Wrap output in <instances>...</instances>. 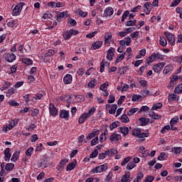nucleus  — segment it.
Wrapping results in <instances>:
<instances>
[{
    "instance_id": "nucleus-51",
    "label": "nucleus",
    "mask_w": 182,
    "mask_h": 182,
    "mask_svg": "<svg viewBox=\"0 0 182 182\" xmlns=\"http://www.w3.org/2000/svg\"><path fill=\"white\" fill-rule=\"evenodd\" d=\"M18 69V65H14L13 66L11 67V74L16 73V70Z\"/></svg>"
},
{
    "instance_id": "nucleus-27",
    "label": "nucleus",
    "mask_w": 182,
    "mask_h": 182,
    "mask_svg": "<svg viewBox=\"0 0 182 182\" xmlns=\"http://www.w3.org/2000/svg\"><path fill=\"white\" fill-rule=\"evenodd\" d=\"M149 116H150V117H151L152 119H154L155 120L161 119V115H159V114H156L154 112H149Z\"/></svg>"
},
{
    "instance_id": "nucleus-56",
    "label": "nucleus",
    "mask_w": 182,
    "mask_h": 182,
    "mask_svg": "<svg viewBox=\"0 0 182 182\" xmlns=\"http://www.w3.org/2000/svg\"><path fill=\"white\" fill-rule=\"evenodd\" d=\"M33 99L36 100H42L43 99V95L42 94H36L34 97Z\"/></svg>"
},
{
    "instance_id": "nucleus-39",
    "label": "nucleus",
    "mask_w": 182,
    "mask_h": 182,
    "mask_svg": "<svg viewBox=\"0 0 182 182\" xmlns=\"http://www.w3.org/2000/svg\"><path fill=\"white\" fill-rule=\"evenodd\" d=\"M117 110V105H113L111 109L109 110V114H114Z\"/></svg>"
},
{
    "instance_id": "nucleus-11",
    "label": "nucleus",
    "mask_w": 182,
    "mask_h": 182,
    "mask_svg": "<svg viewBox=\"0 0 182 182\" xmlns=\"http://www.w3.org/2000/svg\"><path fill=\"white\" fill-rule=\"evenodd\" d=\"M49 112H50V114H51V116H57L58 114V109H56V107H55V105L50 103L49 105Z\"/></svg>"
},
{
    "instance_id": "nucleus-20",
    "label": "nucleus",
    "mask_w": 182,
    "mask_h": 182,
    "mask_svg": "<svg viewBox=\"0 0 182 182\" xmlns=\"http://www.w3.org/2000/svg\"><path fill=\"white\" fill-rule=\"evenodd\" d=\"M87 117H89V114H87L86 113L82 114L78 119V122L80 123V124H82V123H85Z\"/></svg>"
},
{
    "instance_id": "nucleus-41",
    "label": "nucleus",
    "mask_w": 182,
    "mask_h": 182,
    "mask_svg": "<svg viewBox=\"0 0 182 182\" xmlns=\"http://www.w3.org/2000/svg\"><path fill=\"white\" fill-rule=\"evenodd\" d=\"M116 127H119V122H114L109 125L110 130H114Z\"/></svg>"
},
{
    "instance_id": "nucleus-1",
    "label": "nucleus",
    "mask_w": 182,
    "mask_h": 182,
    "mask_svg": "<svg viewBox=\"0 0 182 182\" xmlns=\"http://www.w3.org/2000/svg\"><path fill=\"white\" fill-rule=\"evenodd\" d=\"M77 33H79V31L77 30L70 29V31L65 32L63 34V38L65 41H68V39H70V38H72L73 35H77Z\"/></svg>"
},
{
    "instance_id": "nucleus-36",
    "label": "nucleus",
    "mask_w": 182,
    "mask_h": 182,
    "mask_svg": "<svg viewBox=\"0 0 182 182\" xmlns=\"http://www.w3.org/2000/svg\"><path fill=\"white\" fill-rule=\"evenodd\" d=\"M141 133V129L140 128L132 130V136H136V137H139Z\"/></svg>"
},
{
    "instance_id": "nucleus-64",
    "label": "nucleus",
    "mask_w": 182,
    "mask_h": 182,
    "mask_svg": "<svg viewBox=\"0 0 182 182\" xmlns=\"http://www.w3.org/2000/svg\"><path fill=\"white\" fill-rule=\"evenodd\" d=\"M180 2H181V0H174L172 1L171 6H177Z\"/></svg>"
},
{
    "instance_id": "nucleus-28",
    "label": "nucleus",
    "mask_w": 182,
    "mask_h": 182,
    "mask_svg": "<svg viewBox=\"0 0 182 182\" xmlns=\"http://www.w3.org/2000/svg\"><path fill=\"white\" fill-rule=\"evenodd\" d=\"M14 167H15V164L9 163L6 165L5 170H6V171H12L14 170Z\"/></svg>"
},
{
    "instance_id": "nucleus-3",
    "label": "nucleus",
    "mask_w": 182,
    "mask_h": 182,
    "mask_svg": "<svg viewBox=\"0 0 182 182\" xmlns=\"http://www.w3.org/2000/svg\"><path fill=\"white\" fill-rule=\"evenodd\" d=\"M107 170V164H105L103 165H100L99 166L95 167L92 170V173H103V171H106Z\"/></svg>"
},
{
    "instance_id": "nucleus-59",
    "label": "nucleus",
    "mask_w": 182,
    "mask_h": 182,
    "mask_svg": "<svg viewBox=\"0 0 182 182\" xmlns=\"http://www.w3.org/2000/svg\"><path fill=\"white\" fill-rule=\"evenodd\" d=\"M9 124L15 127L18 124V119H10Z\"/></svg>"
},
{
    "instance_id": "nucleus-50",
    "label": "nucleus",
    "mask_w": 182,
    "mask_h": 182,
    "mask_svg": "<svg viewBox=\"0 0 182 182\" xmlns=\"http://www.w3.org/2000/svg\"><path fill=\"white\" fill-rule=\"evenodd\" d=\"M173 153H175V154H180V153H181L182 151V148L181 147H174L173 149Z\"/></svg>"
},
{
    "instance_id": "nucleus-63",
    "label": "nucleus",
    "mask_w": 182,
    "mask_h": 182,
    "mask_svg": "<svg viewBox=\"0 0 182 182\" xmlns=\"http://www.w3.org/2000/svg\"><path fill=\"white\" fill-rule=\"evenodd\" d=\"M166 130H170V125L164 126L161 130V133L164 134V133H166Z\"/></svg>"
},
{
    "instance_id": "nucleus-42",
    "label": "nucleus",
    "mask_w": 182,
    "mask_h": 182,
    "mask_svg": "<svg viewBox=\"0 0 182 182\" xmlns=\"http://www.w3.org/2000/svg\"><path fill=\"white\" fill-rule=\"evenodd\" d=\"M167 157L168 156L166 155V153L162 152L161 153L160 156L158 157V160L159 161L167 160Z\"/></svg>"
},
{
    "instance_id": "nucleus-9",
    "label": "nucleus",
    "mask_w": 182,
    "mask_h": 182,
    "mask_svg": "<svg viewBox=\"0 0 182 182\" xmlns=\"http://www.w3.org/2000/svg\"><path fill=\"white\" fill-rule=\"evenodd\" d=\"M114 48L111 47L108 51H107V60H113V56H114Z\"/></svg>"
},
{
    "instance_id": "nucleus-34",
    "label": "nucleus",
    "mask_w": 182,
    "mask_h": 182,
    "mask_svg": "<svg viewBox=\"0 0 182 182\" xmlns=\"http://www.w3.org/2000/svg\"><path fill=\"white\" fill-rule=\"evenodd\" d=\"M151 55H152V58H154V60L155 59L161 60V59L164 58L163 55H161V54H160L159 53H153Z\"/></svg>"
},
{
    "instance_id": "nucleus-49",
    "label": "nucleus",
    "mask_w": 182,
    "mask_h": 182,
    "mask_svg": "<svg viewBox=\"0 0 182 182\" xmlns=\"http://www.w3.org/2000/svg\"><path fill=\"white\" fill-rule=\"evenodd\" d=\"M96 133H97L96 131H94L92 133H90L88 136H87V140H91V139H93L95 136H96Z\"/></svg>"
},
{
    "instance_id": "nucleus-30",
    "label": "nucleus",
    "mask_w": 182,
    "mask_h": 182,
    "mask_svg": "<svg viewBox=\"0 0 182 182\" xmlns=\"http://www.w3.org/2000/svg\"><path fill=\"white\" fill-rule=\"evenodd\" d=\"M19 154H20L19 151L15 152L13 154V156H12V157L11 159V161H13V163H15V161H18V159L19 157Z\"/></svg>"
},
{
    "instance_id": "nucleus-45",
    "label": "nucleus",
    "mask_w": 182,
    "mask_h": 182,
    "mask_svg": "<svg viewBox=\"0 0 182 182\" xmlns=\"http://www.w3.org/2000/svg\"><path fill=\"white\" fill-rule=\"evenodd\" d=\"M115 100H116V97H114L113 94H110L109 99L107 100L108 103H114Z\"/></svg>"
},
{
    "instance_id": "nucleus-25",
    "label": "nucleus",
    "mask_w": 182,
    "mask_h": 182,
    "mask_svg": "<svg viewBox=\"0 0 182 182\" xmlns=\"http://www.w3.org/2000/svg\"><path fill=\"white\" fill-rule=\"evenodd\" d=\"M15 26H18V20H12L7 22V26H9V28H14Z\"/></svg>"
},
{
    "instance_id": "nucleus-2",
    "label": "nucleus",
    "mask_w": 182,
    "mask_h": 182,
    "mask_svg": "<svg viewBox=\"0 0 182 182\" xmlns=\"http://www.w3.org/2000/svg\"><path fill=\"white\" fill-rule=\"evenodd\" d=\"M164 35L166 36V38L171 46H174V45H176V38H174V35L167 31L164 32Z\"/></svg>"
},
{
    "instance_id": "nucleus-53",
    "label": "nucleus",
    "mask_w": 182,
    "mask_h": 182,
    "mask_svg": "<svg viewBox=\"0 0 182 182\" xmlns=\"http://www.w3.org/2000/svg\"><path fill=\"white\" fill-rule=\"evenodd\" d=\"M43 19H50L52 18V14L49 12H47L43 14Z\"/></svg>"
},
{
    "instance_id": "nucleus-35",
    "label": "nucleus",
    "mask_w": 182,
    "mask_h": 182,
    "mask_svg": "<svg viewBox=\"0 0 182 182\" xmlns=\"http://www.w3.org/2000/svg\"><path fill=\"white\" fill-rule=\"evenodd\" d=\"M149 119L146 117H141L139 119V122H141V126H146L147 123H149Z\"/></svg>"
},
{
    "instance_id": "nucleus-23",
    "label": "nucleus",
    "mask_w": 182,
    "mask_h": 182,
    "mask_svg": "<svg viewBox=\"0 0 182 182\" xmlns=\"http://www.w3.org/2000/svg\"><path fill=\"white\" fill-rule=\"evenodd\" d=\"M168 102L177 101L178 100V97L176 94H170L168 97Z\"/></svg>"
},
{
    "instance_id": "nucleus-15",
    "label": "nucleus",
    "mask_w": 182,
    "mask_h": 182,
    "mask_svg": "<svg viewBox=\"0 0 182 182\" xmlns=\"http://www.w3.org/2000/svg\"><path fill=\"white\" fill-rule=\"evenodd\" d=\"M102 45H103V41H96L92 44L91 48L93 50H96V49H100V48H102Z\"/></svg>"
},
{
    "instance_id": "nucleus-32",
    "label": "nucleus",
    "mask_w": 182,
    "mask_h": 182,
    "mask_svg": "<svg viewBox=\"0 0 182 182\" xmlns=\"http://www.w3.org/2000/svg\"><path fill=\"white\" fill-rule=\"evenodd\" d=\"M55 53H56V51H55V50H48L46 53L44 54L45 58H48V56L50 57V56H53V55H55Z\"/></svg>"
},
{
    "instance_id": "nucleus-8",
    "label": "nucleus",
    "mask_w": 182,
    "mask_h": 182,
    "mask_svg": "<svg viewBox=\"0 0 182 182\" xmlns=\"http://www.w3.org/2000/svg\"><path fill=\"white\" fill-rule=\"evenodd\" d=\"M122 139V135L119 134L114 133L109 136L110 141H112L114 143H117L119 140Z\"/></svg>"
},
{
    "instance_id": "nucleus-33",
    "label": "nucleus",
    "mask_w": 182,
    "mask_h": 182,
    "mask_svg": "<svg viewBox=\"0 0 182 182\" xmlns=\"http://www.w3.org/2000/svg\"><path fill=\"white\" fill-rule=\"evenodd\" d=\"M96 85H97V81H96V79H93L88 83V87L95 89V86H96Z\"/></svg>"
},
{
    "instance_id": "nucleus-60",
    "label": "nucleus",
    "mask_w": 182,
    "mask_h": 182,
    "mask_svg": "<svg viewBox=\"0 0 182 182\" xmlns=\"http://www.w3.org/2000/svg\"><path fill=\"white\" fill-rule=\"evenodd\" d=\"M150 92L147 89H144L141 91V95L143 96V97H146L149 95Z\"/></svg>"
},
{
    "instance_id": "nucleus-46",
    "label": "nucleus",
    "mask_w": 182,
    "mask_h": 182,
    "mask_svg": "<svg viewBox=\"0 0 182 182\" xmlns=\"http://www.w3.org/2000/svg\"><path fill=\"white\" fill-rule=\"evenodd\" d=\"M32 151H33V147H30L26 151V156L31 157L32 156Z\"/></svg>"
},
{
    "instance_id": "nucleus-21",
    "label": "nucleus",
    "mask_w": 182,
    "mask_h": 182,
    "mask_svg": "<svg viewBox=\"0 0 182 182\" xmlns=\"http://www.w3.org/2000/svg\"><path fill=\"white\" fill-rule=\"evenodd\" d=\"M113 12H114V11L113 10V8L107 7L105 10V16H112V15L113 14Z\"/></svg>"
},
{
    "instance_id": "nucleus-29",
    "label": "nucleus",
    "mask_w": 182,
    "mask_h": 182,
    "mask_svg": "<svg viewBox=\"0 0 182 182\" xmlns=\"http://www.w3.org/2000/svg\"><path fill=\"white\" fill-rule=\"evenodd\" d=\"M119 70L120 75H124L127 73V70H129V67L128 66L119 67Z\"/></svg>"
},
{
    "instance_id": "nucleus-4",
    "label": "nucleus",
    "mask_w": 182,
    "mask_h": 182,
    "mask_svg": "<svg viewBox=\"0 0 182 182\" xmlns=\"http://www.w3.org/2000/svg\"><path fill=\"white\" fill-rule=\"evenodd\" d=\"M22 6H23V3H20L17 4L13 9L12 15L14 16H18V15L21 14V11H22Z\"/></svg>"
},
{
    "instance_id": "nucleus-43",
    "label": "nucleus",
    "mask_w": 182,
    "mask_h": 182,
    "mask_svg": "<svg viewBox=\"0 0 182 182\" xmlns=\"http://www.w3.org/2000/svg\"><path fill=\"white\" fill-rule=\"evenodd\" d=\"M136 167V164L134 162H129L127 166V170H133Z\"/></svg>"
},
{
    "instance_id": "nucleus-61",
    "label": "nucleus",
    "mask_w": 182,
    "mask_h": 182,
    "mask_svg": "<svg viewBox=\"0 0 182 182\" xmlns=\"http://www.w3.org/2000/svg\"><path fill=\"white\" fill-rule=\"evenodd\" d=\"M130 159H132L130 156L126 157L122 162L121 163V166H124V164H127V163H129L130 161Z\"/></svg>"
},
{
    "instance_id": "nucleus-13",
    "label": "nucleus",
    "mask_w": 182,
    "mask_h": 182,
    "mask_svg": "<svg viewBox=\"0 0 182 182\" xmlns=\"http://www.w3.org/2000/svg\"><path fill=\"white\" fill-rule=\"evenodd\" d=\"M60 119H65V120H69V111L63 109L60 112Z\"/></svg>"
},
{
    "instance_id": "nucleus-24",
    "label": "nucleus",
    "mask_w": 182,
    "mask_h": 182,
    "mask_svg": "<svg viewBox=\"0 0 182 182\" xmlns=\"http://www.w3.org/2000/svg\"><path fill=\"white\" fill-rule=\"evenodd\" d=\"M74 161L75 162V164L73 162V163L68 164L67 165V168H66V171H70L73 170V168H75L76 167V160L74 159Z\"/></svg>"
},
{
    "instance_id": "nucleus-47",
    "label": "nucleus",
    "mask_w": 182,
    "mask_h": 182,
    "mask_svg": "<svg viewBox=\"0 0 182 182\" xmlns=\"http://www.w3.org/2000/svg\"><path fill=\"white\" fill-rule=\"evenodd\" d=\"M97 154H99V151L97 149H95V151L90 155V159H95V157H97Z\"/></svg>"
},
{
    "instance_id": "nucleus-37",
    "label": "nucleus",
    "mask_w": 182,
    "mask_h": 182,
    "mask_svg": "<svg viewBox=\"0 0 182 182\" xmlns=\"http://www.w3.org/2000/svg\"><path fill=\"white\" fill-rule=\"evenodd\" d=\"M174 93H176L177 95H180V93H182V83L178 85L177 87H176L174 90Z\"/></svg>"
},
{
    "instance_id": "nucleus-58",
    "label": "nucleus",
    "mask_w": 182,
    "mask_h": 182,
    "mask_svg": "<svg viewBox=\"0 0 182 182\" xmlns=\"http://www.w3.org/2000/svg\"><path fill=\"white\" fill-rule=\"evenodd\" d=\"M99 143V138L96 136L91 141V146H96Z\"/></svg>"
},
{
    "instance_id": "nucleus-16",
    "label": "nucleus",
    "mask_w": 182,
    "mask_h": 182,
    "mask_svg": "<svg viewBox=\"0 0 182 182\" xmlns=\"http://www.w3.org/2000/svg\"><path fill=\"white\" fill-rule=\"evenodd\" d=\"M105 65L109 67V66H110V63H109L107 61L105 62V59H102V60L100 63V70L101 73H103V72H105Z\"/></svg>"
},
{
    "instance_id": "nucleus-17",
    "label": "nucleus",
    "mask_w": 182,
    "mask_h": 182,
    "mask_svg": "<svg viewBox=\"0 0 182 182\" xmlns=\"http://www.w3.org/2000/svg\"><path fill=\"white\" fill-rule=\"evenodd\" d=\"M65 16H68V11H63V12H58L56 16V19L58 22L62 19V18H64Z\"/></svg>"
},
{
    "instance_id": "nucleus-6",
    "label": "nucleus",
    "mask_w": 182,
    "mask_h": 182,
    "mask_svg": "<svg viewBox=\"0 0 182 182\" xmlns=\"http://www.w3.org/2000/svg\"><path fill=\"white\" fill-rule=\"evenodd\" d=\"M16 59V55H15L14 53H9L6 54L5 60H6V62H9V63H12V62H14V60H15Z\"/></svg>"
},
{
    "instance_id": "nucleus-12",
    "label": "nucleus",
    "mask_w": 182,
    "mask_h": 182,
    "mask_svg": "<svg viewBox=\"0 0 182 182\" xmlns=\"http://www.w3.org/2000/svg\"><path fill=\"white\" fill-rule=\"evenodd\" d=\"M173 65H169L165 66L163 70L164 75L168 76V75H170L173 72Z\"/></svg>"
},
{
    "instance_id": "nucleus-62",
    "label": "nucleus",
    "mask_w": 182,
    "mask_h": 182,
    "mask_svg": "<svg viewBox=\"0 0 182 182\" xmlns=\"http://www.w3.org/2000/svg\"><path fill=\"white\" fill-rule=\"evenodd\" d=\"M77 13L79 14L80 16H82V18L87 16V12H84L82 10H78Z\"/></svg>"
},
{
    "instance_id": "nucleus-18",
    "label": "nucleus",
    "mask_w": 182,
    "mask_h": 182,
    "mask_svg": "<svg viewBox=\"0 0 182 182\" xmlns=\"http://www.w3.org/2000/svg\"><path fill=\"white\" fill-rule=\"evenodd\" d=\"M63 82L65 85H69L72 82V75L70 74H67L64 78Z\"/></svg>"
},
{
    "instance_id": "nucleus-10",
    "label": "nucleus",
    "mask_w": 182,
    "mask_h": 182,
    "mask_svg": "<svg viewBox=\"0 0 182 182\" xmlns=\"http://www.w3.org/2000/svg\"><path fill=\"white\" fill-rule=\"evenodd\" d=\"M151 8L153 7L151 6L150 2L145 3L144 5V12H145L146 15H149L150 12L151 11Z\"/></svg>"
},
{
    "instance_id": "nucleus-26",
    "label": "nucleus",
    "mask_w": 182,
    "mask_h": 182,
    "mask_svg": "<svg viewBox=\"0 0 182 182\" xmlns=\"http://www.w3.org/2000/svg\"><path fill=\"white\" fill-rule=\"evenodd\" d=\"M129 178H130V172H126L124 175L122 176L121 181L127 182L129 181Z\"/></svg>"
},
{
    "instance_id": "nucleus-57",
    "label": "nucleus",
    "mask_w": 182,
    "mask_h": 182,
    "mask_svg": "<svg viewBox=\"0 0 182 182\" xmlns=\"http://www.w3.org/2000/svg\"><path fill=\"white\" fill-rule=\"evenodd\" d=\"M112 35L105 36V45L107 43H110V39H112Z\"/></svg>"
},
{
    "instance_id": "nucleus-44",
    "label": "nucleus",
    "mask_w": 182,
    "mask_h": 182,
    "mask_svg": "<svg viewBox=\"0 0 182 182\" xmlns=\"http://www.w3.org/2000/svg\"><path fill=\"white\" fill-rule=\"evenodd\" d=\"M161 107H163V104L156 103L152 107V110H157V109H161Z\"/></svg>"
},
{
    "instance_id": "nucleus-14",
    "label": "nucleus",
    "mask_w": 182,
    "mask_h": 182,
    "mask_svg": "<svg viewBox=\"0 0 182 182\" xmlns=\"http://www.w3.org/2000/svg\"><path fill=\"white\" fill-rule=\"evenodd\" d=\"M176 123H178V118H172L170 122L171 130H178L177 127H174Z\"/></svg>"
},
{
    "instance_id": "nucleus-5",
    "label": "nucleus",
    "mask_w": 182,
    "mask_h": 182,
    "mask_svg": "<svg viewBox=\"0 0 182 182\" xmlns=\"http://www.w3.org/2000/svg\"><path fill=\"white\" fill-rule=\"evenodd\" d=\"M166 66V63H157L156 65H154L153 67V70L156 73H160L161 70H163V68Z\"/></svg>"
},
{
    "instance_id": "nucleus-22",
    "label": "nucleus",
    "mask_w": 182,
    "mask_h": 182,
    "mask_svg": "<svg viewBox=\"0 0 182 182\" xmlns=\"http://www.w3.org/2000/svg\"><path fill=\"white\" fill-rule=\"evenodd\" d=\"M119 130L124 136H127L129 134V127H119Z\"/></svg>"
},
{
    "instance_id": "nucleus-19",
    "label": "nucleus",
    "mask_w": 182,
    "mask_h": 182,
    "mask_svg": "<svg viewBox=\"0 0 182 182\" xmlns=\"http://www.w3.org/2000/svg\"><path fill=\"white\" fill-rule=\"evenodd\" d=\"M21 61L23 62V63L27 65L28 66L33 65V61L31 58H27L26 57H23L21 58Z\"/></svg>"
},
{
    "instance_id": "nucleus-48",
    "label": "nucleus",
    "mask_w": 182,
    "mask_h": 182,
    "mask_svg": "<svg viewBox=\"0 0 182 182\" xmlns=\"http://www.w3.org/2000/svg\"><path fill=\"white\" fill-rule=\"evenodd\" d=\"M139 108H132L127 112V114L128 116H133V114L136 113V112H137Z\"/></svg>"
},
{
    "instance_id": "nucleus-31",
    "label": "nucleus",
    "mask_w": 182,
    "mask_h": 182,
    "mask_svg": "<svg viewBox=\"0 0 182 182\" xmlns=\"http://www.w3.org/2000/svg\"><path fill=\"white\" fill-rule=\"evenodd\" d=\"M124 55H126V53H124L123 54L119 55L117 58V60L115 61V65H117V63H120L123 59H124Z\"/></svg>"
},
{
    "instance_id": "nucleus-54",
    "label": "nucleus",
    "mask_w": 182,
    "mask_h": 182,
    "mask_svg": "<svg viewBox=\"0 0 182 182\" xmlns=\"http://www.w3.org/2000/svg\"><path fill=\"white\" fill-rule=\"evenodd\" d=\"M107 86H109V82L107 81L105 83H103L100 85V90H105V89H106Z\"/></svg>"
},
{
    "instance_id": "nucleus-38",
    "label": "nucleus",
    "mask_w": 182,
    "mask_h": 182,
    "mask_svg": "<svg viewBox=\"0 0 182 182\" xmlns=\"http://www.w3.org/2000/svg\"><path fill=\"white\" fill-rule=\"evenodd\" d=\"M159 42L161 46H167V40H166V38L164 36L160 37Z\"/></svg>"
},
{
    "instance_id": "nucleus-40",
    "label": "nucleus",
    "mask_w": 182,
    "mask_h": 182,
    "mask_svg": "<svg viewBox=\"0 0 182 182\" xmlns=\"http://www.w3.org/2000/svg\"><path fill=\"white\" fill-rule=\"evenodd\" d=\"M129 117L127 114H124L121 116V121L122 123H129Z\"/></svg>"
},
{
    "instance_id": "nucleus-52",
    "label": "nucleus",
    "mask_w": 182,
    "mask_h": 182,
    "mask_svg": "<svg viewBox=\"0 0 182 182\" xmlns=\"http://www.w3.org/2000/svg\"><path fill=\"white\" fill-rule=\"evenodd\" d=\"M112 177H113V173L112 172H109L108 175L106 176L105 182H110V180H112Z\"/></svg>"
},
{
    "instance_id": "nucleus-7",
    "label": "nucleus",
    "mask_w": 182,
    "mask_h": 182,
    "mask_svg": "<svg viewBox=\"0 0 182 182\" xmlns=\"http://www.w3.org/2000/svg\"><path fill=\"white\" fill-rule=\"evenodd\" d=\"M4 161L9 162L11 160V157L12 156V154H11V149L6 148L4 151Z\"/></svg>"
},
{
    "instance_id": "nucleus-55",
    "label": "nucleus",
    "mask_w": 182,
    "mask_h": 182,
    "mask_svg": "<svg viewBox=\"0 0 182 182\" xmlns=\"http://www.w3.org/2000/svg\"><path fill=\"white\" fill-rule=\"evenodd\" d=\"M144 181L146 182H153L154 181V178L153 176H148L145 178Z\"/></svg>"
}]
</instances>
